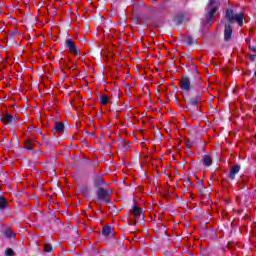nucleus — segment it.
I'll list each match as a JSON object with an SVG mask.
<instances>
[{
	"instance_id": "14",
	"label": "nucleus",
	"mask_w": 256,
	"mask_h": 256,
	"mask_svg": "<svg viewBox=\"0 0 256 256\" xmlns=\"http://www.w3.org/2000/svg\"><path fill=\"white\" fill-rule=\"evenodd\" d=\"M4 235L5 237H8V239H13V237H15V234L13 231H11V229H6L4 231Z\"/></svg>"
},
{
	"instance_id": "13",
	"label": "nucleus",
	"mask_w": 256,
	"mask_h": 256,
	"mask_svg": "<svg viewBox=\"0 0 256 256\" xmlns=\"http://www.w3.org/2000/svg\"><path fill=\"white\" fill-rule=\"evenodd\" d=\"M109 103V96L107 95H102L100 96V105H107Z\"/></svg>"
},
{
	"instance_id": "22",
	"label": "nucleus",
	"mask_w": 256,
	"mask_h": 256,
	"mask_svg": "<svg viewBox=\"0 0 256 256\" xmlns=\"http://www.w3.org/2000/svg\"><path fill=\"white\" fill-rule=\"evenodd\" d=\"M187 41H188V45H191V43H192V42H191V39H190V38H188V40H187Z\"/></svg>"
},
{
	"instance_id": "20",
	"label": "nucleus",
	"mask_w": 256,
	"mask_h": 256,
	"mask_svg": "<svg viewBox=\"0 0 256 256\" xmlns=\"http://www.w3.org/2000/svg\"><path fill=\"white\" fill-rule=\"evenodd\" d=\"M249 49H250L251 51H253V53H256V48H255V47L249 46Z\"/></svg>"
},
{
	"instance_id": "9",
	"label": "nucleus",
	"mask_w": 256,
	"mask_h": 256,
	"mask_svg": "<svg viewBox=\"0 0 256 256\" xmlns=\"http://www.w3.org/2000/svg\"><path fill=\"white\" fill-rule=\"evenodd\" d=\"M54 131L55 133H63V131H65V124H63V122H57Z\"/></svg>"
},
{
	"instance_id": "19",
	"label": "nucleus",
	"mask_w": 256,
	"mask_h": 256,
	"mask_svg": "<svg viewBox=\"0 0 256 256\" xmlns=\"http://www.w3.org/2000/svg\"><path fill=\"white\" fill-rule=\"evenodd\" d=\"M81 191L84 195H87V193H89V189L87 188H83Z\"/></svg>"
},
{
	"instance_id": "4",
	"label": "nucleus",
	"mask_w": 256,
	"mask_h": 256,
	"mask_svg": "<svg viewBox=\"0 0 256 256\" xmlns=\"http://www.w3.org/2000/svg\"><path fill=\"white\" fill-rule=\"evenodd\" d=\"M65 45L70 51V53H72V55H79V49H77V46L75 45V42H73L72 39H67L65 41Z\"/></svg>"
},
{
	"instance_id": "16",
	"label": "nucleus",
	"mask_w": 256,
	"mask_h": 256,
	"mask_svg": "<svg viewBox=\"0 0 256 256\" xmlns=\"http://www.w3.org/2000/svg\"><path fill=\"white\" fill-rule=\"evenodd\" d=\"M7 205V200L3 197H0V209H5Z\"/></svg>"
},
{
	"instance_id": "7",
	"label": "nucleus",
	"mask_w": 256,
	"mask_h": 256,
	"mask_svg": "<svg viewBox=\"0 0 256 256\" xmlns=\"http://www.w3.org/2000/svg\"><path fill=\"white\" fill-rule=\"evenodd\" d=\"M225 41H233V28L231 25H228L225 28Z\"/></svg>"
},
{
	"instance_id": "8",
	"label": "nucleus",
	"mask_w": 256,
	"mask_h": 256,
	"mask_svg": "<svg viewBox=\"0 0 256 256\" xmlns=\"http://www.w3.org/2000/svg\"><path fill=\"white\" fill-rule=\"evenodd\" d=\"M240 170H241V166H239V165L232 166V168L230 169V172L228 174L229 179H235V174L239 173Z\"/></svg>"
},
{
	"instance_id": "23",
	"label": "nucleus",
	"mask_w": 256,
	"mask_h": 256,
	"mask_svg": "<svg viewBox=\"0 0 256 256\" xmlns=\"http://www.w3.org/2000/svg\"><path fill=\"white\" fill-rule=\"evenodd\" d=\"M28 149H33V147L29 146Z\"/></svg>"
},
{
	"instance_id": "3",
	"label": "nucleus",
	"mask_w": 256,
	"mask_h": 256,
	"mask_svg": "<svg viewBox=\"0 0 256 256\" xmlns=\"http://www.w3.org/2000/svg\"><path fill=\"white\" fill-rule=\"evenodd\" d=\"M180 89H182V91H185L186 93H189V91H191L192 86L189 77H182V79L180 80Z\"/></svg>"
},
{
	"instance_id": "12",
	"label": "nucleus",
	"mask_w": 256,
	"mask_h": 256,
	"mask_svg": "<svg viewBox=\"0 0 256 256\" xmlns=\"http://www.w3.org/2000/svg\"><path fill=\"white\" fill-rule=\"evenodd\" d=\"M212 163H213V159L211 158V156L205 155V156L203 157V164L206 165V167L211 166Z\"/></svg>"
},
{
	"instance_id": "18",
	"label": "nucleus",
	"mask_w": 256,
	"mask_h": 256,
	"mask_svg": "<svg viewBox=\"0 0 256 256\" xmlns=\"http://www.w3.org/2000/svg\"><path fill=\"white\" fill-rule=\"evenodd\" d=\"M5 255L6 256H13L14 255L13 249H11V248L7 249L6 252H5Z\"/></svg>"
},
{
	"instance_id": "10",
	"label": "nucleus",
	"mask_w": 256,
	"mask_h": 256,
	"mask_svg": "<svg viewBox=\"0 0 256 256\" xmlns=\"http://www.w3.org/2000/svg\"><path fill=\"white\" fill-rule=\"evenodd\" d=\"M142 213H143V210H141L140 207L134 206V207L132 208V214L134 215V217H135L136 219H140Z\"/></svg>"
},
{
	"instance_id": "1",
	"label": "nucleus",
	"mask_w": 256,
	"mask_h": 256,
	"mask_svg": "<svg viewBox=\"0 0 256 256\" xmlns=\"http://www.w3.org/2000/svg\"><path fill=\"white\" fill-rule=\"evenodd\" d=\"M218 9H219V0H210L205 19L202 20L203 27H211V25H213V17H215V13H217Z\"/></svg>"
},
{
	"instance_id": "24",
	"label": "nucleus",
	"mask_w": 256,
	"mask_h": 256,
	"mask_svg": "<svg viewBox=\"0 0 256 256\" xmlns=\"http://www.w3.org/2000/svg\"><path fill=\"white\" fill-rule=\"evenodd\" d=\"M230 244L228 243V245H227V247H231V246H229Z\"/></svg>"
},
{
	"instance_id": "11",
	"label": "nucleus",
	"mask_w": 256,
	"mask_h": 256,
	"mask_svg": "<svg viewBox=\"0 0 256 256\" xmlns=\"http://www.w3.org/2000/svg\"><path fill=\"white\" fill-rule=\"evenodd\" d=\"M1 119L6 125L13 123V116L11 114H5Z\"/></svg>"
},
{
	"instance_id": "15",
	"label": "nucleus",
	"mask_w": 256,
	"mask_h": 256,
	"mask_svg": "<svg viewBox=\"0 0 256 256\" xmlns=\"http://www.w3.org/2000/svg\"><path fill=\"white\" fill-rule=\"evenodd\" d=\"M103 235H111V227L110 226H104L102 229Z\"/></svg>"
},
{
	"instance_id": "6",
	"label": "nucleus",
	"mask_w": 256,
	"mask_h": 256,
	"mask_svg": "<svg viewBox=\"0 0 256 256\" xmlns=\"http://www.w3.org/2000/svg\"><path fill=\"white\" fill-rule=\"evenodd\" d=\"M97 195L98 199L101 201H109V195H111V191L100 188L98 189Z\"/></svg>"
},
{
	"instance_id": "5",
	"label": "nucleus",
	"mask_w": 256,
	"mask_h": 256,
	"mask_svg": "<svg viewBox=\"0 0 256 256\" xmlns=\"http://www.w3.org/2000/svg\"><path fill=\"white\" fill-rule=\"evenodd\" d=\"M173 21L176 25H181V23L189 21V14L179 13L174 17Z\"/></svg>"
},
{
	"instance_id": "2",
	"label": "nucleus",
	"mask_w": 256,
	"mask_h": 256,
	"mask_svg": "<svg viewBox=\"0 0 256 256\" xmlns=\"http://www.w3.org/2000/svg\"><path fill=\"white\" fill-rule=\"evenodd\" d=\"M226 19L228 23H237L239 27H243V21L245 20V14L243 12L236 13L233 9L226 10Z\"/></svg>"
},
{
	"instance_id": "17",
	"label": "nucleus",
	"mask_w": 256,
	"mask_h": 256,
	"mask_svg": "<svg viewBox=\"0 0 256 256\" xmlns=\"http://www.w3.org/2000/svg\"><path fill=\"white\" fill-rule=\"evenodd\" d=\"M44 251L45 253H51V251H53V246H51V244H45Z\"/></svg>"
},
{
	"instance_id": "21",
	"label": "nucleus",
	"mask_w": 256,
	"mask_h": 256,
	"mask_svg": "<svg viewBox=\"0 0 256 256\" xmlns=\"http://www.w3.org/2000/svg\"><path fill=\"white\" fill-rule=\"evenodd\" d=\"M221 28H223V23H220V24L218 25V27H217V29H221Z\"/></svg>"
}]
</instances>
